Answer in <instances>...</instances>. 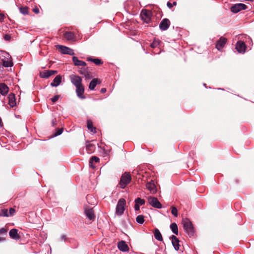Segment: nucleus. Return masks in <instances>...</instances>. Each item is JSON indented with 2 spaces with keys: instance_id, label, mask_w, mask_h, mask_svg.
<instances>
[{
  "instance_id": "34",
  "label": "nucleus",
  "mask_w": 254,
  "mask_h": 254,
  "mask_svg": "<svg viewBox=\"0 0 254 254\" xmlns=\"http://www.w3.org/2000/svg\"><path fill=\"white\" fill-rule=\"evenodd\" d=\"M20 12L24 15L28 13V9L27 7H21L19 8Z\"/></svg>"
},
{
  "instance_id": "51",
  "label": "nucleus",
  "mask_w": 254,
  "mask_h": 254,
  "mask_svg": "<svg viewBox=\"0 0 254 254\" xmlns=\"http://www.w3.org/2000/svg\"><path fill=\"white\" fill-rule=\"evenodd\" d=\"M5 239L4 237H0V242L5 241Z\"/></svg>"
},
{
  "instance_id": "39",
  "label": "nucleus",
  "mask_w": 254,
  "mask_h": 254,
  "mask_svg": "<svg viewBox=\"0 0 254 254\" xmlns=\"http://www.w3.org/2000/svg\"><path fill=\"white\" fill-rule=\"evenodd\" d=\"M63 128H58L57 130V131L56 132V133H55L54 136H57L58 135H60V134H61L63 133Z\"/></svg>"
},
{
  "instance_id": "36",
  "label": "nucleus",
  "mask_w": 254,
  "mask_h": 254,
  "mask_svg": "<svg viewBox=\"0 0 254 254\" xmlns=\"http://www.w3.org/2000/svg\"><path fill=\"white\" fill-rule=\"evenodd\" d=\"M0 216L8 217L9 216L7 209H2L1 210Z\"/></svg>"
},
{
  "instance_id": "54",
  "label": "nucleus",
  "mask_w": 254,
  "mask_h": 254,
  "mask_svg": "<svg viewBox=\"0 0 254 254\" xmlns=\"http://www.w3.org/2000/svg\"><path fill=\"white\" fill-rule=\"evenodd\" d=\"M254 1V0H252V1Z\"/></svg>"
},
{
  "instance_id": "40",
  "label": "nucleus",
  "mask_w": 254,
  "mask_h": 254,
  "mask_svg": "<svg viewBox=\"0 0 254 254\" xmlns=\"http://www.w3.org/2000/svg\"><path fill=\"white\" fill-rule=\"evenodd\" d=\"M59 98V95H55L53 98H51V101L52 102L55 103L58 101Z\"/></svg>"
},
{
  "instance_id": "21",
  "label": "nucleus",
  "mask_w": 254,
  "mask_h": 254,
  "mask_svg": "<svg viewBox=\"0 0 254 254\" xmlns=\"http://www.w3.org/2000/svg\"><path fill=\"white\" fill-rule=\"evenodd\" d=\"M61 81L62 76L60 75H58L54 78L53 82L51 83V85L52 87H57L60 84Z\"/></svg>"
},
{
  "instance_id": "11",
  "label": "nucleus",
  "mask_w": 254,
  "mask_h": 254,
  "mask_svg": "<svg viewBox=\"0 0 254 254\" xmlns=\"http://www.w3.org/2000/svg\"><path fill=\"white\" fill-rule=\"evenodd\" d=\"M170 25V21L167 18L163 19L159 24V28L162 31H165L168 29Z\"/></svg>"
},
{
  "instance_id": "48",
  "label": "nucleus",
  "mask_w": 254,
  "mask_h": 254,
  "mask_svg": "<svg viewBox=\"0 0 254 254\" xmlns=\"http://www.w3.org/2000/svg\"><path fill=\"white\" fill-rule=\"evenodd\" d=\"M101 93H104L106 92V89L105 88H103L101 89V91H100Z\"/></svg>"
},
{
  "instance_id": "17",
  "label": "nucleus",
  "mask_w": 254,
  "mask_h": 254,
  "mask_svg": "<svg viewBox=\"0 0 254 254\" xmlns=\"http://www.w3.org/2000/svg\"><path fill=\"white\" fill-rule=\"evenodd\" d=\"M72 60L75 66L85 67L86 65V63L85 62L78 60L76 57L73 56Z\"/></svg>"
},
{
  "instance_id": "32",
  "label": "nucleus",
  "mask_w": 254,
  "mask_h": 254,
  "mask_svg": "<svg viewBox=\"0 0 254 254\" xmlns=\"http://www.w3.org/2000/svg\"><path fill=\"white\" fill-rule=\"evenodd\" d=\"M136 222L140 224H142L144 222V216L142 215H138L136 218Z\"/></svg>"
},
{
  "instance_id": "50",
  "label": "nucleus",
  "mask_w": 254,
  "mask_h": 254,
  "mask_svg": "<svg viewBox=\"0 0 254 254\" xmlns=\"http://www.w3.org/2000/svg\"><path fill=\"white\" fill-rule=\"evenodd\" d=\"M33 11L36 13H38L39 12L38 8H34L33 9Z\"/></svg>"
},
{
  "instance_id": "30",
  "label": "nucleus",
  "mask_w": 254,
  "mask_h": 254,
  "mask_svg": "<svg viewBox=\"0 0 254 254\" xmlns=\"http://www.w3.org/2000/svg\"><path fill=\"white\" fill-rule=\"evenodd\" d=\"M99 161V158L96 156H92L91 157V158H90V160H89V165L90 167H94L93 166V163L94 162H98Z\"/></svg>"
},
{
  "instance_id": "45",
  "label": "nucleus",
  "mask_w": 254,
  "mask_h": 254,
  "mask_svg": "<svg viewBox=\"0 0 254 254\" xmlns=\"http://www.w3.org/2000/svg\"><path fill=\"white\" fill-rule=\"evenodd\" d=\"M5 18V16L2 13H0V22H3L4 19Z\"/></svg>"
},
{
  "instance_id": "38",
  "label": "nucleus",
  "mask_w": 254,
  "mask_h": 254,
  "mask_svg": "<svg viewBox=\"0 0 254 254\" xmlns=\"http://www.w3.org/2000/svg\"><path fill=\"white\" fill-rule=\"evenodd\" d=\"M78 71L80 73V74L86 76L87 70L85 67H82L80 70H78Z\"/></svg>"
},
{
  "instance_id": "49",
  "label": "nucleus",
  "mask_w": 254,
  "mask_h": 254,
  "mask_svg": "<svg viewBox=\"0 0 254 254\" xmlns=\"http://www.w3.org/2000/svg\"><path fill=\"white\" fill-rule=\"evenodd\" d=\"M52 124L53 126H55L57 124V121H56V119L53 120V121L52 122Z\"/></svg>"
},
{
  "instance_id": "52",
  "label": "nucleus",
  "mask_w": 254,
  "mask_h": 254,
  "mask_svg": "<svg viewBox=\"0 0 254 254\" xmlns=\"http://www.w3.org/2000/svg\"><path fill=\"white\" fill-rule=\"evenodd\" d=\"M3 66L0 64V71L1 70Z\"/></svg>"
},
{
  "instance_id": "27",
  "label": "nucleus",
  "mask_w": 254,
  "mask_h": 254,
  "mask_svg": "<svg viewBox=\"0 0 254 254\" xmlns=\"http://www.w3.org/2000/svg\"><path fill=\"white\" fill-rule=\"evenodd\" d=\"M64 37L67 40H72L74 39V35L71 32H66L64 34Z\"/></svg>"
},
{
  "instance_id": "3",
  "label": "nucleus",
  "mask_w": 254,
  "mask_h": 254,
  "mask_svg": "<svg viewBox=\"0 0 254 254\" xmlns=\"http://www.w3.org/2000/svg\"><path fill=\"white\" fill-rule=\"evenodd\" d=\"M131 178L130 175L127 172H125L122 175L120 182V185L122 189H124L130 183Z\"/></svg>"
},
{
  "instance_id": "24",
  "label": "nucleus",
  "mask_w": 254,
  "mask_h": 254,
  "mask_svg": "<svg viewBox=\"0 0 254 254\" xmlns=\"http://www.w3.org/2000/svg\"><path fill=\"white\" fill-rule=\"evenodd\" d=\"M8 92V87L4 83L0 84V94L5 95Z\"/></svg>"
},
{
  "instance_id": "9",
  "label": "nucleus",
  "mask_w": 254,
  "mask_h": 254,
  "mask_svg": "<svg viewBox=\"0 0 254 254\" xmlns=\"http://www.w3.org/2000/svg\"><path fill=\"white\" fill-rule=\"evenodd\" d=\"M151 14V12L146 9L142 10L140 14L142 19L147 23L150 21Z\"/></svg>"
},
{
  "instance_id": "20",
  "label": "nucleus",
  "mask_w": 254,
  "mask_h": 254,
  "mask_svg": "<svg viewBox=\"0 0 254 254\" xmlns=\"http://www.w3.org/2000/svg\"><path fill=\"white\" fill-rule=\"evenodd\" d=\"M85 214L87 218L90 220H94L95 219V215L93 210L92 208L87 209L85 210Z\"/></svg>"
},
{
  "instance_id": "37",
  "label": "nucleus",
  "mask_w": 254,
  "mask_h": 254,
  "mask_svg": "<svg viewBox=\"0 0 254 254\" xmlns=\"http://www.w3.org/2000/svg\"><path fill=\"white\" fill-rule=\"evenodd\" d=\"M171 213L175 217H177L178 216V210L175 207H172L171 210Z\"/></svg>"
},
{
  "instance_id": "1",
  "label": "nucleus",
  "mask_w": 254,
  "mask_h": 254,
  "mask_svg": "<svg viewBox=\"0 0 254 254\" xmlns=\"http://www.w3.org/2000/svg\"><path fill=\"white\" fill-rule=\"evenodd\" d=\"M0 60L2 62V66L5 67H11L13 65L11 57L5 51H0Z\"/></svg>"
},
{
  "instance_id": "10",
  "label": "nucleus",
  "mask_w": 254,
  "mask_h": 254,
  "mask_svg": "<svg viewBox=\"0 0 254 254\" xmlns=\"http://www.w3.org/2000/svg\"><path fill=\"white\" fill-rule=\"evenodd\" d=\"M246 49L245 43L240 40L236 44V49L240 53H244Z\"/></svg>"
},
{
  "instance_id": "19",
  "label": "nucleus",
  "mask_w": 254,
  "mask_h": 254,
  "mask_svg": "<svg viewBox=\"0 0 254 254\" xmlns=\"http://www.w3.org/2000/svg\"><path fill=\"white\" fill-rule=\"evenodd\" d=\"M119 249L122 252H127L128 250V247L126 242L122 241L118 244Z\"/></svg>"
},
{
  "instance_id": "47",
  "label": "nucleus",
  "mask_w": 254,
  "mask_h": 254,
  "mask_svg": "<svg viewBox=\"0 0 254 254\" xmlns=\"http://www.w3.org/2000/svg\"><path fill=\"white\" fill-rule=\"evenodd\" d=\"M167 6H168L169 8H172V7H173V4H172V3H171V2H167Z\"/></svg>"
},
{
  "instance_id": "6",
  "label": "nucleus",
  "mask_w": 254,
  "mask_h": 254,
  "mask_svg": "<svg viewBox=\"0 0 254 254\" xmlns=\"http://www.w3.org/2000/svg\"><path fill=\"white\" fill-rule=\"evenodd\" d=\"M147 200L149 204L151 206L158 209L162 208V204L158 201L157 198L152 196H149L147 198Z\"/></svg>"
},
{
  "instance_id": "41",
  "label": "nucleus",
  "mask_w": 254,
  "mask_h": 254,
  "mask_svg": "<svg viewBox=\"0 0 254 254\" xmlns=\"http://www.w3.org/2000/svg\"><path fill=\"white\" fill-rule=\"evenodd\" d=\"M15 209L13 208H10L9 210L8 214L9 216L13 215L14 213H15Z\"/></svg>"
},
{
  "instance_id": "43",
  "label": "nucleus",
  "mask_w": 254,
  "mask_h": 254,
  "mask_svg": "<svg viewBox=\"0 0 254 254\" xmlns=\"http://www.w3.org/2000/svg\"><path fill=\"white\" fill-rule=\"evenodd\" d=\"M67 239V237H66V236L65 235H63L62 236H61L60 237V241H66Z\"/></svg>"
},
{
  "instance_id": "44",
  "label": "nucleus",
  "mask_w": 254,
  "mask_h": 254,
  "mask_svg": "<svg viewBox=\"0 0 254 254\" xmlns=\"http://www.w3.org/2000/svg\"><path fill=\"white\" fill-rule=\"evenodd\" d=\"M10 38L11 36L9 35L6 34L4 36V39L5 40L8 41Z\"/></svg>"
},
{
  "instance_id": "8",
  "label": "nucleus",
  "mask_w": 254,
  "mask_h": 254,
  "mask_svg": "<svg viewBox=\"0 0 254 254\" xmlns=\"http://www.w3.org/2000/svg\"><path fill=\"white\" fill-rule=\"evenodd\" d=\"M57 48L63 54H67L69 55H73L74 54L73 50L67 47L62 45H57Z\"/></svg>"
},
{
  "instance_id": "15",
  "label": "nucleus",
  "mask_w": 254,
  "mask_h": 254,
  "mask_svg": "<svg viewBox=\"0 0 254 254\" xmlns=\"http://www.w3.org/2000/svg\"><path fill=\"white\" fill-rule=\"evenodd\" d=\"M170 238L172 239V244L175 250L178 251L180 246L179 239L174 235H172Z\"/></svg>"
},
{
  "instance_id": "12",
  "label": "nucleus",
  "mask_w": 254,
  "mask_h": 254,
  "mask_svg": "<svg viewBox=\"0 0 254 254\" xmlns=\"http://www.w3.org/2000/svg\"><path fill=\"white\" fill-rule=\"evenodd\" d=\"M146 187L152 193H155L157 191L156 186L152 180L146 183Z\"/></svg>"
},
{
  "instance_id": "53",
  "label": "nucleus",
  "mask_w": 254,
  "mask_h": 254,
  "mask_svg": "<svg viewBox=\"0 0 254 254\" xmlns=\"http://www.w3.org/2000/svg\"><path fill=\"white\" fill-rule=\"evenodd\" d=\"M172 4H173V5H176L177 3H176V2H174Z\"/></svg>"
},
{
  "instance_id": "23",
  "label": "nucleus",
  "mask_w": 254,
  "mask_h": 254,
  "mask_svg": "<svg viewBox=\"0 0 254 254\" xmlns=\"http://www.w3.org/2000/svg\"><path fill=\"white\" fill-rule=\"evenodd\" d=\"M9 236L13 239L17 240L20 238L17 233V230L16 229H11L9 233Z\"/></svg>"
},
{
  "instance_id": "7",
  "label": "nucleus",
  "mask_w": 254,
  "mask_h": 254,
  "mask_svg": "<svg viewBox=\"0 0 254 254\" xmlns=\"http://www.w3.org/2000/svg\"><path fill=\"white\" fill-rule=\"evenodd\" d=\"M247 8V5L244 3H239L235 4L231 7V10L232 12L236 13L242 10H245Z\"/></svg>"
},
{
  "instance_id": "13",
  "label": "nucleus",
  "mask_w": 254,
  "mask_h": 254,
  "mask_svg": "<svg viewBox=\"0 0 254 254\" xmlns=\"http://www.w3.org/2000/svg\"><path fill=\"white\" fill-rule=\"evenodd\" d=\"M227 42V39L224 37H221L216 44V48L218 50H221Z\"/></svg>"
},
{
  "instance_id": "5",
  "label": "nucleus",
  "mask_w": 254,
  "mask_h": 254,
  "mask_svg": "<svg viewBox=\"0 0 254 254\" xmlns=\"http://www.w3.org/2000/svg\"><path fill=\"white\" fill-rule=\"evenodd\" d=\"M71 82L75 87L83 85L82 84V78L75 74H71L69 76Z\"/></svg>"
},
{
  "instance_id": "28",
  "label": "nucleus",
  "mask_w": 254,
  "mask_h": 254,
  "mask_svg": "<svg viewBox=\"0 0 254 254\" xmlns=\"http://www.w3.org/2000/svg\"><path fill=\"white\" fill-rule=\"evenodd\" d=\"M170 229L174 234L176 235L178 234V226L175 223H173L170 225Z\"/></svg>"
},
{
  "instance_id": "22",
  "label": "nucleus",
  "mask_w": 254,
  "mask_h": 254,
  "mask_svg": "<svg viewBox=\"0 0 254 254\" xmlns=\"http://www.w3.org/2000/svg\"><path fill=\"white\" fill-rule=\"evenodd\" d=\"M100 83V81L98 78H94L89 83V89L91 90H94L96 85Z\"/></svg>"
},
{
  "instance_id": "16",
  "label": "nucleus",
  "mask_w": 254,
  "mask_h": 254,
  "mask_svg": "<svg viewBox=\"0 0 254 254\" xmlns=\"http://www.w3.org/2000/svg\"><path fill=\"white\" fill-rule=\"evenodd\" d=\"M84 92V88L83 85L76 87V93L77 96L80 99H83L85 97L83 95Z\"/></svg>"
},
{
  "instance_id": "35",
  "label": "nucleus",
  "mask_w": 254,
  "mask_h": 254,
  "mask_svg": "<svg viewBox=\"0 0 254 254\" xmlns=\"http://www.w3.org/2000/svg\"><path fill=\"white\" fill-rule=\"evenodd\" d=\"M160 40L158 39H155L153 41V42L151 44L150 46L152 48L157 47L160 44Z\"/></svg>"
},
{
  "instance_id": "2",
  "label": "nucleus",
  "mask_w": 254,
  "mask_h": 254,
  "mask_svg": "<svg viewBox=\"0 0 254 254\" xmlns=\"http://www.w3.org/2000/svg\"><path fill=\"white\" fill-rule=\"evenodd\" d=\"M182 224L186 233H187L190 237L193 236L194 230L192 224L190 219L188 218L183 219Z\"/></svg>"
},
{
  "instance_id": "14",
  "label": "nucleus",
  "mask_w": 254,
  "mask_h": 254,
  "mask_svg": "<svg viewBox=\"0 0 254 254\" xmlns=\"http://www.w3.org/2000/svg\"><path fill=\"white\" fill-rule=\"evenodd\" d=\"M57 70H48L40 73V76L42 78H48L51 75L57 73Z\"/></svg>"
},
{
  "instance_id": "46",
  "label": "nucleus",
  "mask_w": 254,
  "mask_h": 254,
  "mask_svg": "<svg viewBox=\"0 0 254 254\" xmlns=\"http://www.w3.org/2000/svg\"><path fill=\"white\" fill-rule=\"evenodd\" d=\"M139 206L138 204L135 203L134 206V209L135 210L138 211L139 210Z\"/></svg>"
},
{
  "instance_id": "4",
  "label": "nucleus",
  "mask_w": 254,
  "mask_h": 254,
  "mask_svg": "<svg viewBox=\"0 0 254 254\" xmlns=\"http://www.w3.org/2000/svg\"><path fill=\"white\" fill-rule=\"evenodd\" d=\"M125 205L126 200L124 198H121L119 200L116 208V212L118 215H121L123 214Z\"/></svg>"
},
{
  "instance_id": "18",
  "label": "nucleus",
  "mask_w": 254,
  "mask_h": 254,
  "mask_svg": "<svg viewBox=\"0 0 254 254\" xmlns=\"http://www.w3.org/2000/svg\"><path fill=\"white\" fill-rule=\"evenodd\" d=\"M8 104L10 107H13L16 105L15 97L14 94L11 93L7 97Z\"/></svg>"
},
{
  "instance_id": "26",
  "label": "nucleus",
  "mask_w": 254,
  "mask_h": 254,
  "mask_svg": "<svg viewBox=\"0 0 254 254\" xmlns=\"http://www.w3.org/2000/svg\"><path fill=\"white\" fill-rule=\"evenodd\" d=\"M154 235L155 238L158 241H162L163 240L162 235L158 229L156 228L155 229L154 232Z\"/></svg>"
},
{
  "instance_id": "25",
  "label": "nucleus",
  "mask_w": 254,
  "mask_h": 254,
  "mask_svg": "<svg viewBox=\"0 0 254 254\" xmlns=\"http://www.w3.org/2000/svg\"><path fill=\"white\" fill-rule=\"evenodd\" d=\"M86 147L88 153H92L95 149V145L91 143L89 141L86 142Z\"/></svg>"
},
{
  "instance_id": "33",
  "label": "nucleus",
  "mask_w": 254,
  "mask_h": 254,
  "mask_svg": "<svg viewBox=\"0 0 254 254\" xmlns=\"http://www.w3.org/2000/svg\"><path fill=\"white\" fill-rule=\"evenodd\" d=\"M135 202L139 205H142L145 204V201L144 199L137 197L135 199Z\"/></svg>"
},
{
  "instance_id": "31",
  "label": "nucleus",
  "mask_w": 254,
  "mask_h": 254,
  "mask_svg": "<svg viewBox=\"0 0 254 254\" xmlns=\"http://www.w3.org/2000/svg\"><path fill=\"white\" fill-rule=\"evenodd\" d=\"M88 60L94 63L96 65H99L102 63L101 60L99 59H93L91 58H88Z\"/></svg>"
},
{
  "instance_id": "42",
  "label": "nucleus",
  "mask_w": 254,
  "mask_h": 254,
  "mask_svg": "<svg viewBox=\"0 0 254 254\" xmlns=\"http://www.w3.org/2000/svg\"><path fill=\"white\" fill-rule=\"evenodd\" d=\"M7 230L5 228H1L0 229V234H4L6 235Z\"/></svg>"
},
{
  "instance_id": "29",
  "label": "nucleus",
  "mask_w": 254,
  "mask_h": 254,
  "mask_svg": "<svg viewBox=\"0 0 254 254\" xmlns=\"http://www.w3.org/2000/svg\"><path fill=\"white\" fill-rule=\"evenodd\" d=\"M87 126L88 129L91 132H92L93 133H95L96 132V128L93 127V125H92V123L91 121H87Z\"/></svg>"
}]
</instances>
